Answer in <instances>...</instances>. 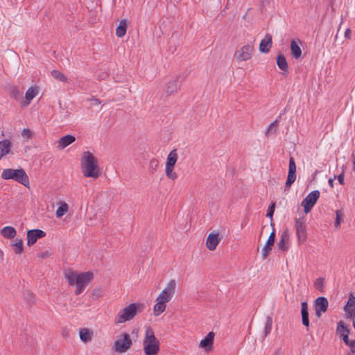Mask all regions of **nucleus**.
<instances>
[{"mask_svg": "<svg viewBox=\"0 0 355 355\" xmlns=\"http://www.w3.org/2000/svg\"><path fill=\"white\" fill-rule=\"evenodd\" d=\"M176 288V282L171 279L167 284L166 286L163 289L156 299V304L153 307V313L155 316L162 314L166 309V303L173 297Z\"/></svg>", "mask_w": 355, "mask_h": 355, "instance_id": "f257e3e1", "label": "nucleus"}, {"mask_svg": "<svg viewBox=\"0 0 355 355\" xmlns=\"http://www.w3.org/2000/svg\"><path fill=\"white\" fill-rule=\"evenodd\" d=\"M64 275L69 286H76L75 291L76 295L83 292L89 282V271L78 274L71 269H67L64 271Z\"/></svg>", "mask_w": 355, "mask_h": 355, "instance_id": "f03ea898", "label": "nucleus"}, {"mask_svg": "<svg viewBox=\"0 0 355 355\" xmlns=\"http://www.w3.org/2000/svg\"><path fill=\"white\" fill-rule=\"evenodd\" d=\"M160 343L155 336L150 327L146 329L143 339V350L144 355H158L160 350Z\"/></svg>", "mask_w": 355, "mask_h": 355, "instance_id": "7ed1b4c3", "label": "nucleus"}, {"mask_svg": "<svg viewBox=\"0 0 355 355\" xmlns=\"http://www.w3.org/2000/svg\"><path fill=\"white\" fill-rule=\"evenodd\" d=\"M139 308V304H130L116 314L114 318V323L119 324L132 320L140 312Z\"/></svg>", "mask_w": 355, "mask_h": 355, "instance_id": "20e7f679", "label": "nucleus"}, {"mask_svg": "<svg viewBox=\"0 0 355 355\" xmlns=\"http://www.w3.org/2000/svg\"><path fill=\"white\" fill-rule=\"evenodd\" d=\"M1 178L3 180L12 179L26 187L29 186L28 176L23 168H6L1 173Z\"/></svg>", "mask_w": 355, "mask_h": 355, "instance_id": "39448f33", "label": "nucleus"}, {"mask_svg": "<svg viewBox=\"0 0 355 355\" xmlns=\"http://www.w3.org/2000/svg\"><path fill=\"white\" fill-rule=\"evenodd\" d=\"M132 346V341L128 333H123L114 340L112 350L117 354H123Z\"/></svg>", "mask_w": 355, "mask_h": 355, "instance_id": "423d86ee", "label": "nucleus"}, {"mask_svg": "<svg viewBox=\"0 0 355 355\" xmlns=\"http://www.w3.org/2000/svg\"><path fill=\"white\" fill-rule=\"evenodd\" d=\"M178 158L177 149H173L168 155L165 166V173L166 177L174 180L177 179L178 174L174 171V167Z\"/></svg>", "mask_w": 355, "mask_h": 355, "instance_id": "0eeeda50", "label": "nucleus"}, {"mask_svg": "<svg viewBox=\"0 0 355 355\" xmlns=\"http://www.w3.org/2000/svg\"><path fill=\"white\" fill-rule=\"evenodd\" d=\"M295 229L299 244L304 243L307 237L306 225L304 218L295 219Z\"/></svg>", "mask_w": 355, "mask_h": 355, "instance_id": "6e6552de", "label": "nucleus"}, {"mask_svg": "<svg viewBox=\"0 0 355 355\" xmlns=\"http://www.w3.org/2000/svg\"><path fill=\"white\" fill-rule=\"evenodd\" d=\"M319 197L320 191L318 190H315L309 193L308 196L302 200V206L304 207V211L306 214L311 211Z\"/></svg>", "mask_w": 355, "mask_h": 355, "instance_id": "1a4fd4ad", "label": "nucleus"}, {"mask_svg": "<svg viewBox=\"0 0 355 355\" xmlns=\"http://www.w3.org/2000/svg\"><path fill=\"white\" fill-rule=\"evenodd\" d=\"M253 49V45L246 44L235 52L234 57L239 62L248 60L252 57Z\"/></svg>", "mask_w": 355, "mask_h": 355, "instance_id": "9d476101", "label": "nucleus"}, {"mask_svg": "<svg viewBox=\"0 0 355 355\" xmlns=\"http://www.w3.org/2000/svg\"><path fill=\"white\" fill-rule=\"evenodd\" d=\"M296 165L293 157L289 159L288 173L285 184L286 189H289L296 180Z\"/></svg>", "mask_w": 355, "mask_h": 355, "instance_id": "9b49d317", "label": "nucleus"}, {"mask_svg": "<svg viewBox=\"0 0 355 355\" xmlns=\"http://www.w3.org/2000/svg\"><path fill=\"white\" fill-rule=\"evenodd\" d=\"M103 173L102 168L100 167L98 159L90 153V179L96 180Z\"/></svg>", "mask_w": 355, "mask_h": 355, "instance_id": "f8f14e48", "label": "nucleus"}, {"mask_svg": "<svg viewBox=\"0 0 355 355\" xmlns=\"http://www.w3.org/2000/svg\"><path fill=\"white\" fill-rule=\"evenodd\" d=\"M46 236V232L43 230L34 229L27 232V245L31 246L34 245L37 239L43 238Z\"/></svg>", "mask_w": 355, "mask_h": 355, "instance_id": "ddd939ff", "label": "nucleus"}, {"mask_svg": "<svg viewBox=\"0 0 355 355\" xmlns=\"http://www.w3.org/2000/svg\"><path fill=\"white\" fill-rule=\"evenodd\" d=\"M328 308V300L324 297H319L315 300V312L317 317H320Z\"/></svg>", "mask_w": 355, "mask_h": 355, "instance_id": "4468645a", "label": "nucleus"}, {"mask_svg": "<svg viewBox=\"0 0 355 355\" xmlns=\"http://www.w3.org/2000/svg\"><path fill=\"white\" fill-rule=\"evenodd\" d=\"M221 240V236H220L218 233H211L209 234L206 241V246L209 250H214L219 242Z\"/></svg>", "mask_w": 355, "mask_h": 355, "instance_id": "2eb2a0df", "label": "nucleus"}, {"mask_svg": "<svg viewBox=\"0 0 355 355\" xmlns=\"http://www.w3.org/2000/svg\"><path fill=\"white\" fill-rule=\"evenodd\" d=\"M275 239V230H273L269 235V237L268 238V240H267L264 247L262 249L261 253H262V257H263V259H266L268 256L270 252L272 250V247L274 245Z\"/></svg>", "mask_w": 355, "mask_h": 355, "instance_id": "dca6fc26", "label": "nucleus"}, {"mask_svg": "<svg viewBox=\"0 0 355 355\" xmlns=\"http://www.w3.org/2000/svg\"><path fill=\"white\" fill-rule=\"evenodd\" d=\"M214 338V333L212 331L208 333L206 337L200 342L199 347L209 351L213 346Z\"/></svg>", "mask_w": 355, "mask_h": 355, "instance_id": "f3484780", "label": "nucleus"}, {"mask_svg": "<svg viewBox=\"0 0 355 355\" xmlns=\"http://www.w3.org/2000/svg\"><path fill=\"white\" fill-rule=\"evenodd\" d=\"M272 46V35L266 34L264 39L261 41L259 51L262 53H268Z\"/></svg>", "mask_w": 355, "mask_h": 355, "instance_id": "a211bd4d", "label": "nucleus"}, {"mask_svg": "<svg viewBox=\"0 0 355 355\" xmlns=\"http://www.w3.org/2000/svg\"><path fill=\"white\" fill-rule=\"evenodd\" d=\"M76 141L74 136L71 135H67L61 137L58 141V147L60 149H64Z\"/></svg>", "mask_w": 355, "mask_h": 355, "instance_id": "6ab92c4d", "label": "nucleus"}, {"mask_svg": "<svg viewBox=\"0 0 355 355\" xmlns=\"http://www.w3.org/2000/svg\"><path fill=\"white\" fill-rule=\"evenodd\" d=\"M82 171L84 176L89 177V151L83 153L81 160Z\"/></svg>", "mask_w": 355, "mask_h": 355, "instance_id": "aec40b11", "label": "nucleus"}, {"mask_svg": "<svg viewBox=\"0 0 355 355\" xmlns=\"http://www.w3.org/2000/svg\"><path fill=\"white\" fill-rule=\"evenodd\" d=\"M301 314H302V324L305 327H309V320L308 304L306 302H303L301 304Z\"/></svg>", "mask_w": 355, "mask_h": 355, "instance_id": "412c9836", "label": "nucleus"}, {"mask_svg": "<svg viewBox=\"0 0 355 355\" xmlns=\"http://www.w3.org/2000/svg\"><path fill=\"white\" fill-rule=\"evenodd\" d=\"M1 234L4 238L11 239L15 238L17 232L13 227L6 226L1 230Z\"/></svg>", "mask_w": 355, "mask_h": 355, "instance_id": "4be33fe9", "label": "nucleus"}, {"mask_svg": "<svg viewBox=\"0 0 355 355\" xmlns=\"http://www.w3.org/2000/svg\"><path fill=\"white\" fill-rule=\"evenodd\" d=\"M289 241V235L287 232H284L282 235L280 240L279 241L277 245L280 250L283 251H286L288 249L287 243Z\"/></svg>", "mask_w": 355, "mask_h": 355, "instance_id": "5701e85b", "label": "nucleus"}, {"mask_svg": "<svg viewBox=\"0 0 355 355\" xmlns=\"http://www.w3.org/2000/svg\"><path fill=\"white\" fill-rule=\"evenodd\" d=\"M127 31V21L126 19H122L120 21L119 26L116 28V35L118 37H123Z\"/></svg>", "mask_w": 355, "mask_h": 355, "instance_id": "b1692460", "label": "nucleus"}, {"mask_svg": "<svg viewBox=\"0 0 355 355\" xmlns=\"http://www.w3.org/2000/svg\"><path fill=\"white\" fill-rule=\"evenodd\" d=\"M37 94L38 89L37 87H29L25 94V98L27 101V103L25 105H28L30 102L37 95Z\"/></svg>", "mask_w": 355, "mask_h": 355, "instance_id": "393cba45", "label": "nucleus"}, {"mask_svg": "<svg viewBox=\"0 0 355 355\" xmlns=\"http://www.w3.org/2000/svg\"><path fill=\"white\" fill-rule=\"evenodd\" d=\"M10 150V142L8 139H4L0 141V159L7 155Z\"/></svg>", "mask_w": 355, "mask_h": 355, "instance_id": "a878e982", "label": "nucleus"}, {"mask_svg": "<svg viewBox=\"0 0 355 355\" xmlns=\"http://www.w3.org/2000/svg\"><path fill=\"white\" fill-rule=\"evenodd\" d=\"M180 88V85L178 84V79L170 80L167 83L166 86V92L168 94H174Z\"/></svg>", "mask_w": 355, "mask_h": 355, "instance_id": "bb28decb", "label": "nucleus"}, {"mask_svg": "<svg viewBox=\"0 0 355 355\" xmlns=\"http://www.w3.org/2000/svg\"><path fill=\"white\" fill-rule=\"evenodd\" d=\"M291 50L293 56L295 59H298L302 55V50L297 42L293 40L291 44Z\"/></svg>", "mask_w": 355, "mask_h": 355, "instance_id": "cd10ccee", "label": "nucleus"}, {"mask_svg": "<svg viewBox=\"0 0 355 355\" xmlns=\"http://www.w3.org/2000/svg\"><path fill=\"white\" fill-rule=\"evenodd\" d=\"M345 310L347 313H349L351 316L355 314V297L352 296L349 297L345 306Z\"/></svg>", "mask_w": 355, "mask_h": 355, "instance_id": "c85d7f7f", "label": "nucleus"}, {"mask_svg": "<svg viewBox=\"0 0 355 355\" xmlns=\"http://www.w3.org/2000/svg\"><path fill=\"white\" fill-rule=\"evenodd\" d=\"M277 64L281 70L284 71H288V63L284 55L282 54L278 55L277 58Z\"/></svg>", "mask_w": 355, "mask_h": 355, "instance_id": "c756f323", "label": "nucleus"}, {"mask_svg": "<svg viewBox=\"0 0 355 355\" xmlns=\"http://www.w3.org/2000/svg\"><path fill=\"white\" fill-rule=\"evenodd\" d=\"M69 210V206L65 202H60V206L58 207L56 210V217L61 218Z\"/></svg>", "mask_w": 355, "mask_h": 355, "instance_id": "7c9ffc66", "label": "nucleus"}, {"mask_svg": "<svg viewBox=\"0 0 355 355\" xmlns=\"http://www.w3.org/2000/svg\"><path fill=\"white\" fill-rule=\"evenodd\" d=\"M278 126V121L275 120L272 123H271L269 126L267 128L265 132V135L268 137L272 134H275L277 130V128Z\"/></svg>", "mask_w": 355, "mask_h": 355, "instance_id": "2f4dec72", "label": "nucleus"}, {"mask_svg": "<svg viewBox=\"0 0 355 355\" xmlns=\"http://www.w3.org/2000/svg\"><path fill=\"white\" fill-rule=\"evenodd\" d=\"M51 75L55 79L61 82L64 83L67 81V78L64 76V74L58 70H53L51 71Z\"/></svg>", "mask_w": 355, "mask_h": 355, "instance_id": "473e14b6", "label": "nucleus"}, {"mask_svg": "<svg viewBox=\"0 0 355 355\" xmlns=\"http://www.w3.org/2000/svg\"><path fill=\"white\" fill-rule=\"evenodd\" d=\"M104 294V288L101 286L95 287L92 291V298L94 300H98L103 297Z\"/></svg>", "mask_w": 355, "mask_h": 355, "instance_id": "72a5a7b5", "label": "nucleus"}, {"mask_svg": "<svg viewBox=\"0 0 355 355\" xmlns=\"http://www.w3.org/2000/svg\"><path fill=\"white\" fill-rule=\"evenodd\" d=\"M272 326V319L270 316H268L266 318V321L265 323V328H264V336H267L271 331Z\"/></svg>", "mask_w": 355, "mask_h": 355, "instance_id": "f704fd0d", "label": "nucleus"}, {"mask_svg": "<svg viewBox=\"0 0 355 355\" xmlns=\"http://www.w3.org/2000/svg\"><path fill=\"white\" fill-rule=\"evenodd\" d=\"M80 339L84 343L89 341V329L83 328L79 329Z\"/></svg>", "mask_w": 355, "mask_h": 355, "instance_id": "c9c22d12", "label": "nucleus"}, {"mask_svg": "<svg viewBox=\"0 0 355 355\" xmlns=\"http://www.w3.org/2000/svg\"><path fill=\"white\" fill-rule=\"evenodd\" d=\"M12 246L15 247V253L17 254H19L23 252V241L21 239H16V242L12 244Z\"/></svg>", "mask_w": 355, "mask_h": 355, "instance_id": "e433bc0d", "label": "nucleus"}, {"mask_svg": "<svg viewBox=\"0 0 355 355\" xmlns=\"http://www.w3.org/2000/svg\"><path fill=\"white\" fill-rule=\"evenodd\" d=\"M336 220H335V226L336 227H339L341 222L343 220L344 214L341 210H337L336 211Z\"/></svg>", "mask_w": 355, "mask_h": 355, "instance_id": "4c0bfd02", "label": "nucleus"}, {"mask_svg": "<svg viewBox=\"0 0 355 355\" xmlns=\"http://www.w3.org/2000/svg\"><path fill=\"white\" fill-rule=\"evenodd\" d=\"M324 279L323 277H319L316 279L315 281L314 282L315 288L318 290L322 291L324 288Z\"/></svg>", "mask_w": 355, "mask_h": 355, "instance_id": "58836bf2", "label": "nucleus"}, {"mask_svg": "<svg viewBox=\"0 0 355 355\" xmlns=\"http://www.w3.org/2000/svg\"><path fill=\"white\" fill-rule=\"evenodd\" d=\"M337 331L342 336V334H349V330L347 327L343 324V322L340 321L337 327Z\"/></svg>", "mask_w": 355, "mask_h": 355, "instance_id": "ea45409f", "label": "nucleus"}, {"mask_svg": "<svg viewBox=\"0 0 355 355\" xmlns=\"http://www.w3.org/2000/svg\"><path fill=\"white\" fill-rule=\"evenodd\" d=\"M158 164H159V161L157 159L153 158L150 160L149 168L152 171L153 173L157 170Z\"/></svg>", "mask_w": 355, "mask_h": 355, "instance_id": "a19ab883", "label": "nucleus"}, {"mask_svg": "<svg viewBox=\"0 0 355 355\" xmlns=\"http://www.w3.org/2000/svg\"><path fill=\"white\" fill-rule=\"evenodd\" d=\"M21 136L26 141H28L32 137V132L30 129L24 128L21 131Z\"/></svg>", "mask_w": 355, "mask_h": 355, "instance_id": "79ce46f5", "label": "nucleus"}, {"mask_svg": "<svg viewBox=\"0 0 355 355\" xmlns=\"http://www.w3.org/2000/svg\"><path fill=\"white\" fill-rule=\"evenodd\" d=\"M275 205L273 202L268 207V210H267L266 216L268 218H270L271 220L272 219V216H273V214L275 211Z\"/></svg>", "mask_w": 355, "mask_h": 355, "instance_id": "37998d69", "label": "nucleus"}, {"mask_svg": "<svg viewBox=\"0 0 355 355\" xmlns=\"http://www.w3.org/2000/svg\"><path fill=\"white\" fill-rule=\"evenodd\" d=\"M101 104L100 101L95 98H90V107L94 106H99Z\"/></svg>", "mask_w": 355, "mask_h": 355, "instance_id": "c03bdc74", "label": "nucleus"}, {"mask_svg": "<svg viewBox=\"0 0 355 355\" xmlns=\"http://www.w3.org/2000/svg\"><path fill=\"white\" fill-rule=\"evenodd\" d=\"M344 176H345V171L343 169L340 174H339L338 176H336V178L338 180V182L341 184H344Z\"/></svg>", "mask_w": 355, "mask_h": 355, "instance_id": "a18cd8bd", "label": "nucleus"}, {"mask_svg": "<svg viewBox=\"0 0 355 355\" xmlns=\"http://www.w3.org/2000/svg\"><path fill=\"white\" fill-rule=\"evenodd\" d=\"M343 342L347 345H349L350 344V341L349 340L348 334H342Z\"/></svg>", "mask_w": 355, "mask_h": 355, "instance_id": "49530a36", "label": "nucleus"}, {"mask_svg": "<svg viewBox=\"0 0 355 355\" xmlns=\"http://www.w3.org/2000/svg\"><path fill=\"white\" fill-rule=\"evenodd\" d=\"M348 346H349L351 352L355 354V340H351Z\"/></svg>", "mask_w": 355, "mask_h": 355, "instance_id": "de8ad7c7", "label": "nucleus"}, {"mask_svg": "<svg viewBox=\"0 0 355 355\" xmlns=\"http://www.w3.org/2000/svg\"><path fill=\"white\" fill-rule=\"evenodd\" d=\"M49 256V252H40L38 254V257H40V258H45V257H47Z\"/></svg>", "mask_w": 355, "mask_h": 355, "instance_id": "09e8293b", "label": "nucleus"}, {"mask_svg": "<svg viewBox=\"0 0 355 355\" xmlns=\"http://www.w3.org/2000/svg\"><path fill=\"white\" fill-rule=\"evenodd\" d=\"M336 178V175H334V178H330L329 179V186L333 188L334 187V180Z\"/></svg>", "mask_w": 355, "mask_h": 355, "instance_id": "8fccbe9b", "label": "nucleus"}, {"mask_svg": "<svg viewBox=\"0 0 355 355\" xmlns=\"http://www.w3.org/2000/svg\"><path fill=\"white\" fill-rule=\"evenodd\" d=\"M350 35H351V30L349 28H347L345 32V37L346 38L349 39L350 38Z\"/></svg>", "mask_w": 355, "mask_h": 355, "instance_id": "3c124183", "label": "nucleus"}, {"mask_svg": "<svg viewBox=\"0 0 355 355\" xmlns=\"http://www.w3.org/2000/svg\"><path fill=\"white\" fill-rule=\"evenodd\" d=\"M62 335L64 338L68 337V329L67 328H64L62 330Z\"/></svg>", "mask_w": 355, "mask_h": 355, "instance_id": "603ef678", "label": "nucleus"}, {"mask_svg": "<svg viewBox=\"0 0 355 355\" xmlns=\"http://www.w3.org/2000/svg\"><path fill=\"white\" fill-rule=\"evenodd\" d=\"M282 354H283V352L280 349L276 350V352L275 353V355H282Z\"/></svg>", "mask_w": 355, "mask_h": 355, "instance_id": "864d4df0", "label": "nucleus"}, {"mask_svg": "<svg viewBox=\"0 0 355 355\" xmlns=\"http://www.w3.org/2000/svg\"><path fill=\"white\" fill-rule=\"evenodd\" d=\"M106 76H107L106 73H103V76L102 78L103 79Z\"/></svg>", "mask_w": 355, "mask_h": 355, "instance_id": "5fc2aeb1", "label": "nucleus"}, {"mask_svg": "<svg viewBox=\"0 0 355 355\" xmlns=\"http://www.w3.org/2000/svg\"><path fill=\"white\" fill-rule=\"evenodd\" d=\"M89 275H90V279H91L92 278V274L90 272Z\"/></svg>", "mask_w": 355, "mask_h": 355, "instance_id": "6e6d98bb", "label": "nucleus"}, {"mask_svg": "<svg viewBox=\"0 0 355 355\" xmlns=\"http://www.w3.org/2000/svg\"><path fill=\"white\" fill-rule=\"evenodd\" d=\"M354 171H355V162H354Z\"/></svg>", "mask_w": 355, "mask_h": 355, "instance_id": "4d7b16f0", "label": "nucleus"}]
</instances>
